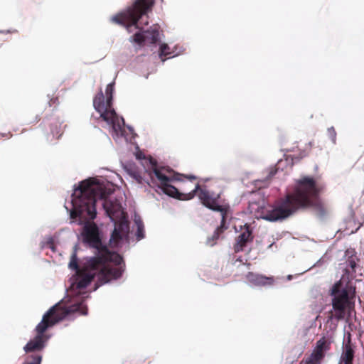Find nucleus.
Wrapping results in <instances>:
<instances>
[{"label":"nucleus","mask_w":364,"mask_h":364,"mask_svg":"<svg viewBox=\"0 0 364 364\" xmlns=\"http://www.w3.org/2000/svg\"><path fill=\"white\" fill-rule=\"evenodd\" d=\"M129 230L128 220L124 216L120 217L118 222H115L114 229L112 233L110 240L114 243L119 242L123 236L127 235Z\"/></svg>","instance_id":"nucleus-13"},{"label":"nucleus","mask_w":364,"mask_h":364,"mask_svg":"<svg viewBox=\"0 0 364 364\" xmlns=\"http://www.w3.org/2000/svg\"><path fill=\"white\" fill-rule=\"evenodd\" d=\"M324 188L318 178L302 176L295 181L291 191L279 198L264 218L269 221L286 219L300 210L311 208L319 217L327 213V208L320 198Z\"/></svg>","instance_id":"nucleus-1"},{"label":"nucleus","mask_w":364,"mask_h":364,"mask_svg":"<svg viewBox=\"0 0 364 364\" xmlns=\"http://www.w3.org/2000/svg\"><path fill=\"white\" fill-rule=\"evenodd\" d=\"M69 267L72 269L75 270L76 272L81 270L79 269L77 258L75 253L72 255L71 259L69 263Z\"/></svg>","instance_id":"nucleus-21"},{"label":"nucleus","mask_w":364,"mask_h":364,"mask_svg":"<svg viewBox=\"0 0 364 364\" xmlns=\"http://www.w3.org/2000/svg\"><path fill=\"white\" fill-rule=\"evenodd\" d=\"M100 257L89 258L80 271L77 272V278L73 283V287L77 289L86 288L96 275H97V287L105 284L112 279L121 277L124 267L120 265H112L110 262L102 261Z\"/></svg>","instance_id":"nucleus-4"},{"label":"nucleus","mask_w":364,"mask_h":364,"mask_svg":"<svg viewBox=\"0 0 364 364\" xmlns=\"http://www.w3.org/2000/svg\"><path fill=\"white\" fill-rule=\"evenodd\" d=\"M329 348L330 343L326 341L325 337H323L316 342V346L311 354L301 361L306 362L309 364H321L325 356V351Z\"/></svg>","instance_id":"nucleus-11"},{"label":"nucleus","mask_w":364,"mask_h":364,"mask_svg":"<svg viewBox=\"0 0 364 364\" xmlns=\"http://www.w3.org/2000/svg\"><path fill=\"white\" fill-rule=\"evenodd\" d=\"M328 135L333 143L335 144L336 140V132L333 127L328 129Z\"/></svg>","instance_id":"nucleus-24"},{"label":"nucleus","mask_w":364,"mask_h":364,"mask_svg":"<svg viewBox=\"0 0 364 364\" xmlns=\"http://www.w3.org/2000/svg\"><path fill=\"white\" fill-rule=\"evenodd\" d=\"M246 279L249 282L256 286L272 285L274 283V278L272 277H268L250 272L247 274Z\"/></svg>","instance_id":"nucleus-14"},{"label":"nucleus","mask_w":364,"mask_h":364,"mask_svg":"<svg viewBox=\"0 0 364 364\" xmlns=\"http://www.w3.org/2000/svg\"><path fill=\"white\" fill-rule=\"evenodd\" d=\"M137 231L136 233L137 240H140L144 237V227L141 220H136Z\"/></svg>","instance_id":"nucleus-19"},{"label":"nucleus","mask_w":364,"mask_h":364,"mask_svg":"<svg viewBox=\"0 0 364 364\" xmlns=\"http://www.w3.org/2000/svg\"><path fill=\"white\" fill-rule=\"evenodd\" d=\"M159 28L160 26L158 24H155L150 27L149 29L144 31L146 33V39L151 43H156L159 39Z\"/></svg>","instance_id":"nucleus-16"},{"label":"nucleus","mask_w":364,"mask_h":364,"mask_svg":"<svg viewBox=\"0 0 364 364\" xmlns=\"http://www.w3.org/2000/svg\"><path fill=\"white\" fill-rule=\"evenodd\" d=\"M355 294V288L348 283L342 288L341 280L336 282L331 289L332 299V306L335 311L334 317L337 320H342L345 317L346 308L350 297Z\"/></svg>","instance_id":"nucleus-10"},{"label":"nucleus","mask_w":364,"mask_h":364,"mask_svg":"<svg viewBox=\"0 0 364 364\" xmlns=\"http://www.w3.org/2000/svg\"><path fill=\"white\" fill-rule=\"evenodd\" d=\"M41 360L42 356L39 354H35L27 357L23 364H41Z\"/></svg>","instance_id":"nucleus-18"},{"label":"nucleus","mask_w":364,"mask_h":364,"mask_svg":"<svg viewBox=\"0 0 364 364\" xmlns=\"http://www.w3.org/2000/svg\"><path fill=\"white\" fill-rule=\"evenodd\" d=\"M275 172H276V171H274V172H273V171H271V172H270V175H271V176H273V175L275 173Z\"/></svg>","instance_id":"nucleus-28"},{"label":"nucleus","mask_w":364,"mask_h":364,"mask_svg":"<svg viewBox=\"0 0 364 364\" xmlns=\"http://www.w3.org/2000/svg\"><path fill=\"white\" fill-rule=\"evenodd\" d=\"M354 351L350 346H346L341 359L344 364H353Z\"/></svg>","instance_id":"nucleus-17"},{"label":"nucleus","mask_w":364,"mask_h":364,"mask_svg":"<svg viewBox=\"0 0 364 364\" xmlns=\"http://www.w3.org/2000/svg\"><path fill=\"white\" fill-rule=\"evenodd\" d=\"M132 39L133 41L138 43V44H141L142 43H144L145 41V40L146 39V36L143 35L142 33L138 32V33H136L133 36H132Z\"/></svg>","instance_id":"nucleus-22"},{"label":"nucleus","mask_w":364,"mask_h":364,"mask_svg":"<svg viewBox=\"0 0 364 364\" xmlns=\"http://www.w3.org/2000/svg\"><path fill=\"white\" fill-rule=\"evenodd\" d=\"M347 257L346 259V271L348 274H353L356 272V268L358 267V262L359 259L356 256V253L354 250H348L346 252Z\"/></svg>","instance_id":"nucleus-15"},{"label":"nucleus","mask_w":364,"mask_h":364,"mask_svg":"<svg viewBox=\"0 0 364 364\" xmlns=\"http://www.w3.org/2000/svg\"><path fill=\"white\" fill-rule=\"evenodd\" d=\"M196 195L198 196L203 205L212 210L220 212L221 214L220 225L216 228L213 236L208 237L207 240V244L210 246H213L219 239L220 235L227 229L225 224L230 206L228 205L219 204L218 200L220 195L214 196L208 190L202 188L198 183L196 184L195 188L190 193L187 194L183 193L181 200H191Z\"/></svg>","instance_id":"nucleus-6"},{"label":"nucleus","mask_w":364,"mask_h":364,"mask_svg":"<svg viewBox=\"0 0 364 364\" xmlns=\"http://www.w3.org/2000/svg\"><path fill=\"white\" fill-rule=\"evenodd\" d=\"M112 193L110 188L102 184L94 182L92 179L82 181L78 187L74 189L72 195L73 208L70 218L75 219H95L97 215L95 203L97 199L104 200L103 208L107 215L114 220L124 214L121 203L117 200H109L107 198Z\"/></svg>","instance_id":"nucleus-2"},{"label":"nucleus","mask_w":364,"mask_h":364,"mask_svg":"<svg viewBox=\"0 0 364 364\" xmlns=\"http://www.w3.org/2000/svg\"><path fill=\"white\" fill-rule=\"evenodd\" d=\"M135 178L136 179L137 182L139 183H143V178L141 176L139 175H135Z\"/></svg>","instance_id":"nucleus-27"},{"label":"nucleus","mask_w":364,"mask_h":364,"mask_svg":"<svg viewBox=\"0 0 364 364\" xmlns=\"http://www.w3.org/2000/svg\"><path fill=\"white\" fill-rule=\"evenodd\" d=\"M114 82H111L107 85L105 95L102 90L94 97L93 106L97 112L100 114V117L108 124H111L113 130L116 132H122V127L119 123L118 117L114 109L112 108V98Z\"/></svg>","instance_id":"nucleus-8"},{"label":"nucleus","mask_w":364,"mask_h":364,"mask_svg":"<svg viewBox=\"0 0 364 364\" xmlns=\"http://www.w3.org/2000/svg\"><path fill=\"white\" fill-rule=\"evenodd\" d=\"M153 173L159 181V184L158 186L163 193L168 196L179 200L182 198L183 193H180L175 186L171 185L169 183L173 181H180V176H183L190 181L196 179V176L193 175L175 174L173 171L170 168L164 166L157 167L156 164L154 165Z\"/></svg>","instance_id":"nucleus-9"},{"label":"nucleus","mask_w":364,"mask_h":364,"mask_svg":"<svg viewBox=\"0 0 364 364\" xmlns=\"http://www.w3.org/2000/svg\"><path fill=\"white\" fill-rule=\"evenodd\" d=\"M41 117L39 114H36L33 119L29 120L28 124H36L41 120Z\"/></svg>","instance_id":"nucleus-26"},{"label":"nucleus","mask_w":364,"mask_h":364,"mask_svg":"<svg viewBox=\"0 0 364 364\" xmlns=\"http://www.w3.org/2000/svg\"><path fill=\"white\" fill-rule=\"evenodd\" d=\"M237 262H240V264H242L247 265V267L248 268H250V267L251 266V264H250V263L244 262L242 261V259L241 258V257H239L238 258H237V259L235 260V262H233V264H234V265H235V264H236V263H237Z\"/></svg>","instance_id":"nucleus-25"},{"label":"nucleus","mask_w":364,"mask_h":364,"mask_svg":"<svg viewBox=\"0 0 364 364\" xmlns=\"http://www.w3.org/2000/svg\"><path fill=\"white\" fill-rule=\"evenodd\" d=\"M170 48L168 47V46L166 43H163L161 46H160V56L162 57V56H166L169 54H171L170 51Z\"/></svg>","instance_id":"nucleus-23"},{"label":"nucleus","mask_w":364,"mask_h":364,"mask_svg":"<svg viewBox=\"0 0 364 364\" xmlns=\"http://www.w3.org/2000/svg\"><path fill=\"white\" fill-rule=\"evenodd\" d=\"M155 0H134L132 5L125 11L111 17L114 23L124 26L129 32H132L134 27L142 30V26H147L148 21H143V17L148 18V14L151 12Z\"/></svg>","instance_id":"nucleus-5"},{"label":"nucleus","mask_w":364,"mask_h":364,"mask_svg":"<svg viewBox=\"0 0 364 364\" xmlns=\"http://www.w3.org/2000/svg\"><path fill=\"white\" fill-rule=\"evenodd\" d=\"M73 313H79L80 315L87 314V307L83 301L68 306H65L61 303H58L52 306L43 315L42 321L36 326V336L24 346L23 349L26 353L42 350L50 338L45 333L46 330Z\"/></svg>","instance_id":"nucleus-3"},{"label":"nucleus","mask_w":364,"mask_h":364,"mask_svg":"<svg viewBox=\"0 0 364 364\" xmlns=\"http://www.w3.org/2000/svg\"><path fill=\"white\" fill-rule=\"evenodd\" d=\"M254 236L250 225L245 224L242 232L236 237L233 250L235 253L242 252L250 242L253 241Z\"/></svg>","instance_id":"nucleus-12"},{"label":"nucleus","mask_w":364,"mask_h":364,"mask_svg":"<svg viewBox=\"0 0 364 364\" xmlns=\"http://www.w3.org/2000/svg\"><path fill=\"white\" fill-rule=\"evenodd\" d=\"M50 129L53 137L59 138L62 133L60 124L58 122H56L55 124L51 125Z\"/></svg>","instance_id":"nucleus-20"},{"label":"nucleus","mask_w":364,"mask_h":364,"mask_svg":"<svg viewBox=\"0 0 364 364\" xmlns=\"http://www.w3.org/2000/svg\"><path fill=\"white\" fill-rule=\"evenodd\" d=\"M78 218L80 224L85 223L82 232L84 242L97 250V252L95 257H100L102 258L101 260L110 262L114 265L122 264L123 263L122 256L115 252H111L106 246L102 245L97 225L93 222H89L91 219L85 220Z\"/></svg>","instance_id":"nucleus-7"}]
</instances>
